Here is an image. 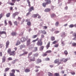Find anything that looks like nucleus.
Listing matches in <instances>:
<instances>
[{"instance_id": "f8f14e48", "label": "nucleus", "mask_w": 76, "mask_h": 76, "mask_svg": "<svg viewBox=\"0 0 76 76\" xmlns=\"http://www.w3.org/2000/svg\"><path fill=\"white\" fill-rule=\"evenodd\" d=\"M25 72L26 73H28L30 72H31V70H30V69L28 68H27L25 69Z\"/></svg>"}, {"instance_id": "20e7f679", "label": "nucleus", "mask_w": 76, "mask_h": 76, "mask_svg": "<svg viewBox=\"0 0 76 76\" xmlns=\"http://www.w3.org/2000/svg\"><path fill=\"white\" fill-rule=\"evenodd\" d=\"M16 54V52L15 51L13 50L11 52V53L10 54V56H15Z\"/></svg>"}, {"instance_id": "3c124183", "label": "nucleus", "mask_w": 76, "mask_h": 76, "mask_svg": "<svg viewBox=\"0 0 76 76\" xmlns=\"http://www.w3.org/2000/svg\"><path fill=\"white\" fill-rule=\"evenodd\" d=\"M67 60H68V59L67 58L65 59L64 58V62H66V61H67Z\"/></svg>"}, {"instance_id": "680f3d73", "label": "nucleus", "mask_w": 76, "mask_h": 76, "mask_svg": "<svg viewBox=\"0 0 76 76\" xmlns=\"http://www.w3.org/2000/svg\"><path fill=\"white\" fill-rule=\"evenodd\" d=\"M32 54V52H31L28 54V56H31Z\"/></svg>"}, {"instance_id": "0e129e2a", "label": "nucleus", "mask_w": 76, "mask_h": 76, "mask_svg": "<svg viewBox=\"0 0 76 76\" xmlns=\"http://www.w3.org/2000/svg\"><path fill=\"white\" fill-rule=\"evenodd\" d=\"M16 0H12V2H13V3H14L15 4V2H16Z\"/></svg>"}, {"instance_id": "b1692460", "label": "nucleus", "mask_w": 76, "mask_h": 76, "mask_svg": "<svg viewBox=\"0 0 76 76\" xmlns=\"http://www.w3.org/2000/svg\"><path fill=\"white\" fill-rule=\"evenodd\" d=\"M9 70H10V68H6L5 69L4 72H8V71H9Z\"/></svg>"}, {"instance_id": "cd10ccee", "label": "nucleus", "mask_w": 76, "mask_h": 76, "mask_svg": "<svg viewBox=\"0 0 76 76\" xmlns=\"http://www.w3.org/2000/svg\"><path fill=\"white\" fill-rule=\"evenodd\" d=\"M10 13H7L6 15V16H7V18H9L10 17Z\"/></svg>"}, {"instance_id": "aec40b11", "label": "nucleus", "mask_w": 76, "mask_h": 76, "mask_svg": "<svg viewBox=\"0 0 76 76\" xmlns=\"http://www.w3.org/2000/svg\"><path fill=\"white\" fill-rule=\"evenodd\" d=\"M50 39L51 41H54L55 40V37L54 36H52L50 38Z\"/></svg>"}, {"instance_id": "58836bf2", "label": "nucleus", "mask_w": 76, "mask_h": 76, "mask_svg": "<svg viewBox=\"0 0 76 76\" xmlns=\"http://www.w3.org/2000/svg\"><path fill=\"white\" fill-rule=\"evenodd\" d=\"M39 15L38 14H34L33 15V17L34 18H35L36 17H37V16Z\"/></svg>"}, {"instance_id": "6e6552de", "label": "nucleus", "mask_w": 76, "mask_h": 76, "mask_svg": "<svg viewBox=\"0 0 76 76\" xmlns=\"http://www.w3.org/2000/svg\"><path fill=\"white\" fill-rule=\"evenodd\" d=\"M2 34L6 35V32L5 31H0V37H1V35H2Z\"/></svg>"}, {"instance_id": "6ab92c4d", "label": "nucleus", "mask_w": 76, "mask_h": 76, "mask_svg": "<svg viewBox=\"0 0 76 76\" xmlns=\"http://www.w3.org/2000/svg\"><path fill=\"white\" fill-rule=\"evenodd\" d=\"M35 61V58L34 57L32 59H30L29 62H31V61Z\"/></svg>"}, {"instance_id": "37998d69", "label": "nucleus", "mask_w": 76, "mask_h": 76, "mask_svg": "<svg viewBox=\"0 0 76 76\" xmlns=\"http://www.w3.org/2000/svg\"><path fill=\"white\" fill-rule=\"evenodd\" d=\"M51 53V50H48L46 52V53Z\"/></svg>"}, {"instance_id": "9b49d317", "label": "nucleus", "mask_w": 76, "mask_h": 76, "mask_svg": "<svg viewBox=\"0 0 76 76\" xmlns=\"http://www.w3.org/2000/svg\"><path fill=\"white\" fill-rule=\"evenodd\" d=\"M50 42H49L46 45L47 49H48V48L50 47Z\"/></svg>"}, {"instance_id": "f257e3e1", "label": "nucleus", "mask_w": 76, "mask_h": 76, "mask_svg": "<svg viewBox=\"0 0 76 76\" xmlns=\"http://www.w3.org/2000/svg\"><path fill=\"white\" fill-rule=\"evenodd\" d=\"M37 45L38 46H42L43 45V43L42 41V39H40L37 43Z\"/></svg>"}, {"instance_id": "de8ad7c7", "label": "nucleus", "mask_w": 76, "mask_h": 76, "mask_svg": "<svg viewBox=\"0 0 76 76\" xmlns=\"http://www.w3.org/2000/svg\"><path fill=\"white\" fill-rule=\"evenodd\" d=\"M47 56V53H44L42 55L43 57H45V56Z\"/></svg>"}, {"instance_id": "a878e982", "label": "nucleus", "mask_w": 76, "mask_h": 76, "mask_svg": "<svg viewBox=\"0 0 76 76\" xmlns=\"http://www.w3.org/2000/svg\"><path fill=\"white\" fill-rule=\"evenodd\" d=\"M4 14L3 13H1L0 14V20H1V18H2V17H3V16H4Z\"/></svg>"}, {"instance_id": "9d476101", "label": "nucleus", "mask_w": 76, "mask_h": 76, "mask_svg": "<svg viewBox=\"0 0 76 76\" xmlns=\"http://www.w3.org/2000/svg\"><path fill=\"white\" fill-rule=\"evenodd\" d=\"M46 3L47 5L49 4H51V0H47Z\"/></svg>"}, {"instance_id": "8fccbe9b", "label": "nucleus", "mask_w": 76, "mask_h": 76, "mask_svg": "<svg viewBox=\"0 0 76 76\" xmlns=\"http://www.w3.org/2000/svg\"><path fill=\"white\" fill-rule=\"evenodd\" d=\"M58 44H56L54 46V47H58Z\"/></svg>"}, {"instance_id": "c03bdc74", "label": "nucleus", "mask_w": 76, "mask_h": 76, "mask_svg": "<svg viewBox=\"0 0 76 76\" xmlns=\"http://www.w3.org/2000/svg\"><path fill=\"white\" fill-rule=\"evenodd\" d=\"M9 4L10 5H11V6H14V5H15V4L12 2H10Z\"/></svg>"}, {"instance_id": "864d4df0", "label": "nucleus", "mask_w": 76, "mask_h": 76, "mask_svg": "<svg viewBox=\"0 0 76 76\" xmlns=\"http://www.w3.org/2000/svg\"><path fill=\"white\" fill-rule=\"evenodd\" d=\"M28 53V52H25L23 53V54H24V55H25V54H27Z\"/></svg>"}, {"instance_id": "5701e85b", "label": "nucleus", "mask_w": 76, "mask_h": 76, "mask_svg": "<svg viewBox=\"0 0 76 76\" xmlns=\"http://www.w3.org/2000/svg\"><path fill=\"white\" fill-rule=\"evenodd\" d=\"M27 2L28 3V6L29 7H31V2L29 1V0H27Z\"/></svg>"}, {"instance_id": "6e6d98bb", "label": "nucleus", "mask_w": 76, "mask_h": 76, "mask_svg": "<svg viewBox=\"0 0 76 76\" xmlns=\"http://www.w3.org/2000/svg\"><path fill=\"white\" fill-rule=\"evenodd\" d=\"M18 19L20 21L21 20V19H22V18H20V17H18Z\"/></svg>"}, {"instance_id": "7c9ffc66", "label": "nucleus", "mask_w": 76, "mask_h": 76, "mask_svg": "<svg viewBox=\"0 0 76 76\" xmlns=\"http://www.w3.org/2000/svg\"><path fill=\"white\" fill-rule=\"evenodd\" d=\"M42 34H44L45 35L47 34V32L45 31V30L42 31Z\"/></svg>"}, {"instance_id": "bb28decb", "label": "nucleus", "mask_w": 76, "mask_h": 76, "mask_svg": "<svg viewBox=\"0 0 76 76\" xmlns=\"http://www.w3.org/2000/svg\"><path fill=\"white\" fill-rule=\"evenodd\" d=\"M48 75L49 76H53V74L50 72H48Z\"/></svg>"}, {"instance_id": "c9c22d12", "label": "nucleus", "mask_w": 76, "mask_h": 76, "mask_svg": "<svg viewBox=\"0 0 76 76\" xmlns=\"http://www.w3.org/2000/svg\"><path fill=\"white\" fill-rule=\"evenodd\" d=\"M45 61H50V58H45Z\"/></svg>"}, {"instance_id": "c756f323", "label": "nucleus", "mask_w": 76, "mask_h": 76, "mask_svg": "<svg viewBox=\"0 0 76 76\" xmlns=\"http://www.w3.org/2000/svg\"><path fill=\"white\" fill-rule=\"evenodd\" d=\"M37 37H38V35L36 34V35H33L32 37L34 39L35 38H37Z\"/></svg>"}, {"instance_id": "e433bc0d", "label": "nucleus", "mask_w": 76, "mask_h": 76, "mask_svg": "<svg viewBox=\"0 0 76 76\" xmlns=\"http://www.w3.org/2000/svg\"><path fill=\"white\" fill-rule=\"evenodd\" d=\"M56 14H53L51 15V18H53V17H56Z\"/></svg>"}, {"instance_id": "1a4fd4ad", "label": "nucleus", "mask_w": 76, "mask_h": 76, "mask_svg": "<svg viewBox=\"0 0 76 76\" xmlns=\"http://www.w3.org/2000/svg\"><path fill=\"white\" fill-rule=\"evenodd\" d=\"M6 57L5 56H4L3 57V58H2V63H4L5 61H6Z\"/></svg>"}, {"instance_id": "f03ea898", "label": "nucleus", "mask_w": 76, "mask_h": 76, "mask_svg": "<svg viewBox=\"0 0 76 76\" xmlns=\"http://www.w3.org/2000/svg\"><path fill=\"white\" fill-rule=\"evenodd\" d=\"M59 61L60 60H59V59H56L54 61V63H55L56 64L57 63L58 65H60V64H61V62H59Z\"/></svg>"}, {"instance_id": "f3484780", "label": "nucleus", "mask_w": 76, "mask_h": 76, "mask_svg": "<svg viewBox=\"0 0 76 76\" xmlns=\"http://www.w3.org/2000/svg\"><path fill=\"white\" fill-rule=\"evenodd\" d=\"M12 51V50H11V48H9L8 50H7V52L8 53V54H10L11 52Z\"/></svg>"}, {"instance_id": "052dcab7", "label": "nucleus", "mask_w": 76, "mask_h": 76, "mask_svg": "<svg viewBox=\"0 0 76 76\" xmlns=\"http://www.w3.org/2000/svg\"><path fill=\"white\" fill-rule=\"evenodd\" d=\"M9 23L10 25H12V22H11V21H10L8 22Z\"/></svg>"}, {"instance_id": "423d86ee", "label": "nucleus", "mask_w": 76, "mask_h": 76, "mask_svg": "<svg viewBox=\"0 0 76 76\" xmlns=\"http://www.w3.org/2000/svg\"><path fill=\"white\" fill-rule=\"evenodd\" d=\"M29 12H31L32 10H34V7L32 6L29 8Z\"/></svg>"}, {"instance_id": "2eb2a0df", "label": "nucleus", "mask_w": 76, "mask_h": 76, "mask_svg": "<svg viewBox=\"0 0 76 76\" xmlns=\"http://www.w3.org/2000/svg\"><path fill=\"white\" fill-rule=\"evenodd\" d=\"M47 5V3L45 2H43L42 3V6L44 7H46V5Z\"/></svg>"}, {"instance_id": "39448f33", "label": "nucleus", "mask_w": 76, "mask_h": 76, "mask_svg": "<svg viewBox=\"0 0 76 76\" xmlns=\"http://www.w3.org/2000/svg\"><path fill=\"white\" fill-rule=\"evenodd\" d=\"M10 44V42L8 40L6 42V48H7L9 47V44Z\"/></svg>"}, {"instance_id": "e2e57ef3", "label": "nucleus", "mask_w": 76, "mask_h": 76, "mask_svg": "<svg viewBox=\"0 0 76 76\" xmlns=\"http://www.w3.org/2000/svg\"><path fill=\"white\" fill-rule=\"evenodd\" d=\"M64 58H62L60 59L61 61H63L64 62Z\"/></svg>"}, {"instance_id": "473e14b6", "label": "nucleus", "mask_w": 76, "mask_h": 76, "mask_svg": "<svg viewBox=\"0 0 76 76\" xmlns=\"http://www.w3.org/2000/svg\"><path fill=\"white\" fill-rule=\"evenodd\" d=\"M10 76H15V74L13 73H10Z\"/></svg>"}, {"instance_id": "338daca9", "label": "nucleus", "mask_w": 76, "mask_h": 76, "mask_svg": "<svg viewBox=\"0 0 76 76\" xmlns=\"http://www.w3.org/2000/svg\"><path fill=\"white\" fill-rule=\"evenodd\" d=\"M55 34H58V33H59V31H56L55 32Z\"/></svg>"}, {"instance_id": "603ef678", "label": "nucleus", "mask_w": 76, "mask_h": 76, "mask_svg": "<svg viewBox=\"0 0 76 76\" xmlns=\"http://www.w3.org/2000/svg\"><path fill=\"white\" fill-rule=\"evenodd\" d=\"M8 60L9 61H10V60H12L13 59H12V58L9 57L8 58Z\"/></svg>"}, {"instance_id": "dca6fc26", "label": "nucleus", "mask_w": 76, "mask_h": 76, "mask_svg": "<svg viewBox=\"0 0 76 76\" xmlns=\"http://www.w3.org/2000/svg\"><path fill=\"white\" fill-rule=\"evenodd\" d=\"M42 61H41V60L39 58L37 59V63H41Z\"/></svg>"}, {"instance_id": "79ce46f5", "label": "nucleus", "mask_w": 76, "mask_h": 76, "mask_svg": "<svg viewBox=\"0 0 76 76\" xmlns=\"http://www.w3.org/2000/svg\"><path fill=\"white\" fill-rule=\"evenodd\" d=\"M70 73L71 74V75H75V74H76V73H75V72H70Z\"/></svg>"}, {"instance_id": "c85d7f7f", "label": "nucleus", "mask_w": 76, "mask_h": 76, "mask_svg": "<svg viewBox=\"0 0 76 76\" xmlns=\"http://www.w3.org/2000/svg\"><path fill=\"white\" fill-rule=\"evenodd\" d=\"M38 50V47H35L34 48V49L33 51V52H36Z\"/></svg>"}, {"instance_id": "5fc2aeb1", "label": "nucleus", "mask_w": 76, "mask_h": 76, "mask_svg": "<svg viewBox=\"0 0 76 76\" xmlns=\"http://www.w3.org/2000/svg\"><path fill=\"white\" fill-rule=\"evenodd\" d=\"M57 42L56 41H55L52 42V44H55L57 43Z\"/></svg>"}, {"instance_id": "a211bd4d", "label": "nucleus", "mask_w": 76, "mask_h": 76, "mask_svg": "<svg viewBox=\"0 0 76 76\" xmlns=\"http://www.w3.org/2000/svg\"><path fill=\"white\" fill-rule=\"evenodd\" d=\"M11 35L12 36H16L17 35V33L16 32H12L11 33Z\"/></svg>"}, {"instance_id": "a19ab883", "label": "nucleus", "mask_w": 76, "mask_h": 76, "mask_svg": "<svg viewBox=\"0 0 76 76\" xmlns=\"http://www.w3.org/2000/svg\"><path fill=\"white\" fill-rule=\"evenodd\" d=\"M11 71V72H12V73H15V70L13 69Z\"/></svg>"}, {"instance_id": "4be33fe9", "label": "nucleus", "mask_w": 76, "mask_h": 76, "mask_svg": "<svg viewBox=\"0 0 76 76\" xmlns=\"http://www.w3.org/2000/svg\"><path fill=\"white\" fill-rule=\"evenodd\" d=\"M25 40H26V39L25 38H22L21 39V41L22 42H25Z\"/></svg>"}, {"instance_id": "a18cd8bd", "label": "nucleus", "mask_w": 76, "mask_h": 76, "mask_svg": "<svg viewBox=\"0 0 76 76\" xmlns=\"http://www.w3.org/2000/svg\"><path fill=\"white\" fill-rule=\"evenodd\" d=\"M14 23L15 25H16V26H18V22L17 21H16L14 22Z\"/></svg>"}, {"instance_id": "49530a36", "label": "nucleus", "mask_w": 76, "mask_h": 76, "mask_svg": "<svg viewBox=\"0 0 76 76\" xmlns=\"http://www.w3.org/2000/svg\"><path fill=\"white\" fill-rule=\"evenodd\" d=\"M58 24H59V22H58L57 21L55 25H56V26H58Z\"/></svg>"}, {"instance_id": "f704fd0d", "label": "nucleus", "mask_w": 76, "mask_h": 76, "mask_svg": "<svg viewBox=\"0 0 76 76\" xmlns=\"http://www.w3.org/2000/svg\"><path fill=\"white\" fill-rule=\"evenodd\" d=\"M64 53L67 56V54H68V52H67V50H65V51L64 52Z\"/></svg>"}, {"instance_id": "7ed1b4c3", "label": "nucleus", "mask_w": 76, "mask_h": 76, "mask_svg": "<svg viewBox=\"0 0 76 76\" xmlns=\"http://www.w3.org/2000/svg\"><path fill=\"white\" fill-rule=\"evenodd\" d=\"M19 13L18 12H16L12 14V17L14 19H15V16L19 15Z\"/></svg>"}, {"instance_id": "2f4dec72", "label": "nucleus", "mask_w": 76, "mask_h": 76, "mask_svg": "<svg viewBox=\"0 0 76 76\" xmlns=\"http://www.w3.org/2000/svg\"><path fill=\"white\" fill-rule=\"evenodd\" d=\"M44 46H41L40 47V50H44Z\"/></svg>"}, {"instance_id": "4d7b16f0", "label": "nucleus", "mask_w": 76, "mask_h": 76, "mask_svg": "<svg viewBox=\"0 0 76 76\" xmlns=\"http://www.w3.org/2000/svg\"><path fill=\"white\" fill-rule=\"evenodd\" d=\"M72 45L73 46H76V43L75 42H73L72 43Z\"/></svg>"}, {"instance_id": "72a5a7b5", "label": "nucleus", "mask_w": 76, "mask_h": 76, "mask_svg": "<svg viewBox=\"0 0 76 76\" xmlns=\"http://www.w3.org/2000/svg\"><path fill=\"white\" fill-rule=\"evenodd\" d=\"M69 28H73L74 27V25L73 24H71L69 26Z\"/></svg>"}, {"instance_id": "4468645a", "label": "nucleus", "mask_w": 76, "mask_h": 76, "mask_svg": "<svg viewBox=\"0 0 76 76\" xmlns=\"http://www.w3.org/2000/svg\"><path fill=\"white\" fill-rule=\"evenodd\" d=\"M20 44V42L19 40H18L17 43L15 44V45L16 46H18V45H19Z\"/></svg>"}, {"instance_id": "4c0bfd02", "label": "nucleus", "mask_w": 76, "mask_h": 76, "mask_svg": "<svg viewBox=\"0 0 76 76\" xmlns=\"http://www.w3.org/2000/svg\"><path fill=\"white\" fill-rule=\"evenodd\" d=\"M39 55V54L38 53H35V54H34V57H38V56Z\"/></svg>"}, {"instance_id": "ddd939ff", "label": "nucleus", "mask_w": 76, "mask_h": 76, "mask_svg": "<svg viewBox=\"0 0 76 76\" xmlns=\"http://www.w3.org/2000/svg\"><path fill=\"white\" fill-rule=\"evenodd\" d=\"M50 10H51V9L50 8H46L45 9L44 11L45 12H50Z\"/></svg>"}, {"instance_id": "ea45409f", "label": "nucleus", "mask_w": 76, "mask_h": 76, "mask_svg": "<svg viewBox=\"0 0 76 76\" xmlns=\"http://www.w3.org/2000/svg\"><path fill=\"white\" fill-rule=\"evenodd\" d=\"M4 48V46L3 45L0 44V48Z\"/></svg>"}, {"instance_id": "09e8293b", "label": "nucleus", "mask_w": 76, "mask_h": 76, "mask_svg": "<svg viewBox=\"0 0 76 76\" xmlns=\"http://www.w3.org/2000/svg\"><path fill=\"white\" fill-rule=\"evenodd\" d=\"M4 23L5 24V26L7 25V20H4Z\"/></svg>"}, {"instance_id": "774afa93", "label": "nucleus", "mask_w": 76, "mask_h": 76, "mask_svg": "<svg viewBox=\"0 0 76 76\" xmlns=\"http://www.w3.org/2000/svg\"><path fill=\"white\" fill-rule=\"evenodd\" d=\"M10 10H13V7H10Z\"/></svg>"}, {"instance_id": "69168bd1", "label": "nucleus", "mask_w": 76, "mask_h": 76, "mask_svg": "<svg viewBox=\"0 0 76 76\" xmlns=\"http://www.w3.org/2000/svg\"><path fill=\"white\" fill-rule=\"evenodd\" d=\"M41 37V38H44V35L43 34L42 35Z\"/></svg>"}, {"instance_id": "13d9d810", "label": "nucleus", "mask_w": 76, "mask_h": 76, "mask_svg": "<svg viewBox=\"0 0 76 76\" xmlns=\"http://www.w3.org/2000/svg\"><path fill=\"white\" fill-rule=\"evenodd\" d=\"M73 36H74L76 38V33H74L73 34Z\"/></svg>"}, {"instance_id": "bf43d9fd", "label": "nucleus", "mask_w": 76, "mask_h": 76, "mask_svg": "<svg viewBox=\"0 0 76 76\" xmlns=\"http://www.w3.org/2000/svg\"><path fill=\"white\" fill-rule=\"evenodd\" d=\"M3 56V53L2 52H0V57H2Z\"/></svg>"}, {"instance_id": "393cba45", "label": "nucleus", "mask_w": 76, "mask_h": 76, "mask_svg": "<svg viewBox=\"0 0 76 76\" xmlns=\"http://www.w3.org/2000/svg\"><path fill=\"white\" fill-rule=\"evenodd\" d=\"M39 39V38L38 37H37V39L35 40H33L32 41V42H35L36 41H38V40Z\"/></svg>"}, {"instance_id": "412c9836", "label": "nucleus", "mask_w": 76, "mask_h": 76, "mask_svg": "<svg viewBox=\"0 0 76 76\" xmlns=\"http://www.w3.org/2000/svg\"><path fill=\"white\" fill-rule=\"evenodd\" d=\"M27 25H28V26H31V21H28L27 22Z\"/></svg>"}, {"instance_id": "0eeeda50", "label": "nucleus", "mask_w": 76, "mask_h": 76, "mask_svg": "<svg viewBox=\"0 0 76 76\" xmlns=\"http://www.w3.org/2000/svg\"><path fill=\"white\" fill-rule=\"evenodd\" d=\"M31 40L30 39H29L27 42V45H29L31 44Z\"/></svg>"}]
</instances>
